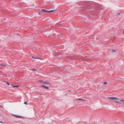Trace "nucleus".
Segmentation results:
<instances>
[{
	"label": "nucleus",
	"instance_id": "obj_10",
	"mask_svg": "<svg viewBox=\"0 0 124 124\" xmlns=\"http://www.w3.org/2000/svg\"><path fill=\"white\" fill-rule=\"evenodd\" d=\"M107 84V83L106 82H105L104 83V85H106Z\"/></svg>",
	"mask_w": 124,
	"mask_h": 124
},
{
	"label": "nucleus",
	"instance_id": "obj_9",
	"mask_svg": "<svg viewBox=\"0 0 124 124\" xmlns=\"http://www.w3.org/2000/svg\"><path fill=\"white\" fill-rule=\"evenodd\" d=\"M24 103V104H26V105L28 104L26 102H25Z\"/></svg>",
	"mask_w": 124,
	"mask_h": 124
},
{
	"label": "nucleus",
	"instance_id": "obj_14",
	"mask_svg": "<svg viewBox=\"0 0 124 124\" xmlns=\"http://www.w3.org/2000/svg\"><path fill=\"white\" fill-rule=\"evenodd\" d=\"M0 123H4V122H1V121H0Z\"/></svg>",
	"mask_w": 124,
	"mask_h": 124
},
{
	"label": "nucleus",
	"instance_id": "obj_12",
	"mask_svg": "<svg viewBox=\"0 0 124 124\" xmlns=\"http://www.w3.org/2000/svg\"><path fill=\"white\" fill-rule=\"evenodd\" d=\"M19 87V85H18V86H16V87Z\"/></svg>",
	"mask_w": 124,
	"mask_h": 124
},
{
	"label": "nucleus",
	"instance_id": "obj_11",
	"mask_svg": "<svg viewBox=\"0 0 124 124\" xmlns=\"http://www.w3.org/2000/svg\"><path fill=\"white\" fill-rule=\"evenodd\" d=\"M12 86L14 87H16V86H14L13 85H12Z\"/></svg>",
	"mask_w": 124,
	"mask_h": 124
},
{
	"label": "nucleus",
	"instance_id": "obj_8",
	"mask_svg": "<svg viewBox=\"0 0 124 124\" xmlns=\"http://www.w3.org/2000/svg\"><path fill=\"white\" fill-rule=\"evenodd\" d=\"M6 84L7 85H9V83L8 82H6Z\"/></svg>",
	"mask_w": 124,
	"mask_h": 124
},
{
	"label": "nucleus",
	"instance_id": "obj_7",
	"mask_svg": "<svg viewBox=\"0 0 124 124\" xmlns=\"http://www.w3.org/2000/svg\"><path fill=\"white\" fill-rule=\"evenodd\" d=\"M12 115H13L15 116H16V117H19V118L22 117L21 116H16V115H13V114H12Z\"/></svg>",
	"mask_w": 124,
	"mask_h": 124
},
{
	"label": "nucleus",
	"instance_id": "obj_6",
	"mask_svg": "<svg viewBox=\"0 0 124 124\" xmlns=\"http://www.w3.org/2000/svg\"><path fill=\"white\" fill-rule=\"evenodd\" d=\"M78 100H81V101H86L84 99H80V98H78Z\"/></svg>",
	"mask_w": 124,
	"mask_h": 124
},
{
	"label": "nucleus",
	"instance_id": "obj_2",
	"mask_svg": "<svg viewBox=\"0 0 124 124\" xmlns=\"http://www.w3.org/2000/svg\"><path fill=\"white\" fill-rule=\"evenodd\" d=\"M115 101L117 103L121 104L122 105H124V101L123 100H121L119 102L116 101Z\"/></svg>",
	"mask_w": 124,
	"mask_h": 124
},
{
	"label": "nucleus",
	"instance_id": "obj_4",
	"mask_svg": "<svg viewBox=\"0 0 124 124\" xmlns=\"http://www.w3.org/2000/svg\"><path fill=\"white\" fill-rule=\"evenodd\" d=\"M40 87H43L44 88L46 89H49V88L48 87L46 86L45 85L41 86H40Z\"/></svg>",
	"mask_w": 124,
	"mask_h": 124
},
{
	"label": "nucleus",
	"instance_id": "obj_1",
	"mask_svg": "<svg viewBox=\"0 0 124 124\" xmlns=\"http://www.w3.org/2000/svg\"><path fill=\"white\" fill-rule=\"evenodd\" d=\"M55 10H51V11H47L46 10H45L44 9H42L41 11V12H54L55 11Z\"/></svg>",
	"mask_w": 124,
	"mask_h": 124
},
{
	"label": "nucleus",
	"instance_id": "obj_5",
	"mask_svg": "<svg viewBox=\"0 0 124 124\" xmlns=\"http://www.w3.org/2000/svg\"><path fill=\"white\" fill-rule=\"evenodd\" d=\"M44 84H49L50 85V84L49 82H48L47 81H45L44 82Z\"/></svg>",
	"mask_w": 124,
	"mask_h": 124
},
{
	"label": "nucleus",
	"instance_id": "obj_13",
	"mask_svg": "<svg viewBox=\"0 0 124 124\" xmlns=\"http://www.w3.org/2000/svg\"><path fill=\"white\" fill-rule=\"evenodd\" d=\"M32 70H36L34 69H32Z\"/></svg>",
	"mask_w": 124,
	"mask_h": 124
},
{
	"label": "nucleus",
	"instance_id": "obj_16",
	"mask_svg": "<svg viewBox=\"0 0 124 124\" xmlns=\"http://www.w3.org/2000/svg\"><path fill=\"white\" fill-rule=\"evenodd\" d=\"M123 33L124 34V31H123Z\"/></svg>",
	"mask_w": 124,
	"mask_h": 124
},
{
	"label": "nucleus",
	"instance_id": "obj_15",
	"mask_svg": "<svg viewBox=\"0 0 124 124\" xmlns=\"http://www.w3.org/2000/svg\"><path fill=\"white\" fill-rule=\"evenodd\" d=\"M0 107L1 108H3V107L1 106L0 105Z\"/></svg>",
	"mask_w": 124,
	"mask_h": 124
},
{
	"label": "nucleus",
	"instance_id": "obj_3",
	"mask_svg": "<svg viewBox=\"0 0 124 124\" xmlns=\"http://www.w3.org/2000/svg\"><path fill=\"white\" fill-rule=\"evenodd\" d=\"M108 98L109 99H112L113 100H117L118 99L115 97H108Z\"/></svg>",
	"mask_w": 124,
	"mask_h": 124
}]
</instances>
